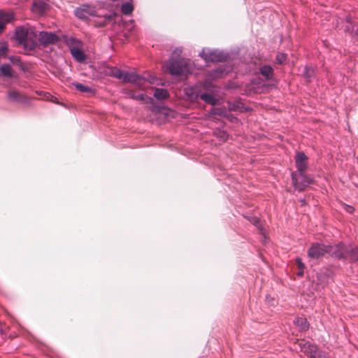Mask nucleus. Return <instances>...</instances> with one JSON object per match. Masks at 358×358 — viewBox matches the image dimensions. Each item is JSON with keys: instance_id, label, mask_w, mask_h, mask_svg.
I'll return each mask as SVG.
<instances>
[{"instance_id": "1", "label": "nucleus", "mask_w": 358, "mask_h": 358, "mask_svg": "<svg viewBox=\"0 0 358 358\" xmlns=\"http://www.w3.org/2000/svg\"><path fill=\"white\" fill-rule=\"evenodd\" d=\"M166 70L172 75L186 76L191 71L190 63L185 59L171 58L164 65Z\"/></svg>"}, {"instance_id": "2", "label": "nucleus", "mask_w": 358, "mask_h": 358, "mask_svg": "<svg viewBox=\"0 0 358 358\" xmlns=\"http://www.w3.org/2000/svg\"><path fill=\"white\" fill-rule=\"evenodd\" d=\"M333 252L336 259L349 260L350 262L358 261V248L339 243L336 245Z\"/></svg>"}, {"instance_id": "3", "label": "nucleus", "mask_w": 358, "mask_h": 358, "mask_svg": "<svg viewBox=\"0 0 358 358\" xmlns=\"http://www.w3.org/2000/svg\"><path fill=\"white\" fill-rule=\"evenodd\" d=\"M33 31L29 30L24 27H17L15 32V37L19 44L23 45L24 48L29 50H34L36 45L33 40L31 35Z\"/></svg>"}, {"instance_id": "4", "label": "nucleus", "mask_w": 358, "mask_h": 358, "mask_svg": "<svg viewBox=\"0 0 358 358\" xmlns=\"http://www.w3.org/2000/svg\"><path fill=\"white\" fill-rule=\"evenodd\" d=\"M335 245H324L322 243H313L308 250V256L310 258L317 259L324 257L326 254H329L332 258L335 259L334 250Z\"/></svg>"}, {"instance_id": "5", "label": "nucleus", "mask_w": 358, "mask_h": 358, "mask_svg": "<svg viewBox=\"0 0 358 358\" xmlns=\"http://www.w3.org/2000/svg\"><path fill=\"white\" fill-rule=\"evenodd\" d=\"M123 80L136 85L141 90H145L148 87L147 83L153 84L155 83V78L151 75L142 76L135 73L125 72Z\"/></svg>"}, {"instance_id": "6", "label": "nucleus", "mask_w": 358, "mask_h": 358, "mask_svg": "<svg viewBox=\"0 0 358 358\" xmlns=\"http://www.w3.org/2000/svg\"><path fill=\"white\" fill-rule=\"evenodd\" d=\"M300 350L310 358H326L325 352L319 350L317 345L309 341L301 340L296 343Z\"/></svg>"}, {"instance_id": "7", "label": "nucleus", "mask_w": 358, "mask_h": 358, "mask_svg": "<svg viewBox=\"0 0 358 358\" xmlns=\"http://www.w3.org/2000/svg\"><path fill=\"white\" fill-rule=\"evenodd\" d=\"M292 180L295 189L299 191L304 190L308 185L313 182V179L306 176L304 172L293 173Z\"/></svg>"}, {"instance_id": "8", "label": "nucleus", "mask_w": 358, "mask_h": 358, "mask_svg": "<svg viewBox=\"0 0 358 358\" xmlns=\"http://www.w3.org/2000/svg\"><path fill=\"white\" fill-rule=\"evenodd\" d=\"M7 99L13 103H25L28 101V98L24 94L17 90H9L7 92Z\"/></svg>"}, {"instance_id": "9", "label": "nucleus", "mask_w": 358, "mask_h": 358, "mask_svg": "<svg viewBox=\"0 0 358 358\" xmlns=\"http://www.w3.org/2000/svg\"><path fill=\"white\" fill-rule=\"evenodd\" d=\"M38 40L43 45H48L56 43L59 41V37L52 32L41 31Z\"/></svg>"}, {"instance_id": "10", "label": "nucleus", "mask_w": 358, "mask_h": 358, "mask_svg": "<svg viewBox=\"0 0 358 358\" xmlns=\"http://www.w3.org/2000/svg\"><path fill=\"white\" fill-rule=\"evenodd\" d=\"M307 160L308 157L303 152H297L295 161L296 166L299 172H305L307 168Z\"/></svg>"}, {"instance_id": "11", "label": "nucleus", "mask_w": 358, "mask_h": 358, "mask_svg": "<svg viewBox=\"0 0 358 358\" xmlns=\"http://www.w3.org/2000/svg\"><path fill=\"white\" fill-rule=\"evenodd\" d=\"M201 57L206 61V62H220L222 60V55L217 54L215 52H206L203 50L200 53Z\"/></svg>"}, {"instance_id": "12", "label": "nucleus", "mask_w": 358, "mask_h": 358, "mask_svg": "<svg viewBox=\"0 0 358 358\" xmlns=\"http://www.w3.org/2000/svg\"><path fill=\"white\" fill-rule=\"evenodd\" d=\"M127 94L128 95L129 97L137 101H141L143 103H151L152 101V98L147 96L143 94H137L133 90H128Z\"/></svg>"}, {"instance_id": "13", "label": "nucleus", "mask_w": 358, "mask_h": 358, "mask_svg": "<svg viewBox=\"0 0 358 358\" xmlns=\"http://www.w3.org/2000/svg\"><path fill=\"white\" fill-rule=\"evenodd\" d=\"M47 6L48 5L45 2L41 0H36L33 3L32 10L35 13L41 14L46 10Z\"/></svg>"}, {"instance_id": "14", "label": "nucleus", "mask_w": 358, "mask_h": 358, "mask_svg": "<svg viewBox=\"0 0 358 358\" xmlns=\"http://www.w3.org/2000/svg\"><path fill=\"white\" fill-rule=\"evenodd\" d=\"M153 91L154 96L158 100H164L169 96L168 91L162 88H151Z\"/></svg>"}, {"instance_id": "15", "label": "nucleus", "mask_w": 358, "mask_h": 358, "mask_svg": "<svg viewBox=\"0 0 358 358\" xmlns=\"http://www.w3.org/2000/svg\"><path fill=\"white\" fill-rule=\"evenodd\" d=\"M71 53L73 58L78 62H83L86 59V55L81 48L72 49Z\"/></svg>"}, {"instance_id": "16", "label": "nucleus", "mask_w": 358, "mask_h": 358, "mask_svg": "<svg viewBox=\"0 0 358 358\" xmlns=\"http://www.w3.org/2000/svg\"><path fill=\"white\" fill-rule=\"evenodd\" d=\"M13 74L14 71L9 64H2L0 66V76L12 78Z\"/></svg>"}, {"instance_id": "17", "label": "nucleus", "mask_w": 358, "mask_h": 358, "mask_svg": "<svg viewBox=\"0 0 358 358\" xmlns=\"http://www.w3.org/2000/svg\"><path fill=\"white\" fill-rule=\"evenodd\" d=\"M15 18L14 13L12 12H0V22L5 27L6 23L12 22Z\"/></svg>"}, {"instance_id": "18", "label": "nucleus", "mask_w": 358, "mask_h": 358, "mask_svg": "<svg viewBox=\"0 0 358 358\" xmlns=\"http://www.w3.org/2000/svg\"><path fill=\"white\" fill-rule=\"evenodd\" d=\"M89 10V6H84L82 8H78L75 10L76 16L81 20H87V10Z\"/></svg>"}, {"instance_id": "19", "label": "nucleus", "mask_w": 358, "mask_h": 358, "mask_svg": "<svg viewBox=\"0 0 358 358\" xmlns=\"http://www.w3.org/2000/svg\"><path fill=\"white\" fill-rule=\"evenodd\" d=\"M201 99L213 106L216 105L217 99L210 93H203L199 95Z\"/></svg>"}, {"instance_id": "20", "label": "nucleus", "mask_w": 358, "mask_h": 358, "mask_svg": "<svg viewBox=\"0 0 358 358\" xmlns=\"http://www.w3.org/2000/svg\"><path fill=\"white\" fill-rule=\"evenodd\" d=\"M67 45L69 46L70 50L71 51L72 49H77L82 47V42L73 37L69 38L66 41Z\"/></svg>"}, {"instance_id": "21", "label": "nucleus", "mask_w": 358, "mask_h": 358, "mask_svg": "<svg viewBox=\"0 0 358 358\" xmlns=\"http://www.w3.org/2000/svg\"><path fill=\"white\" fill-rule=\"evenodd\" d=\"M260 73L266 79H270L273 76V70L271 66L265 65L260 68Z\"/></svg>"}, {"instance_id": "22", "label": "nucleus", "mask_w": 358, "mask_h": 358, "mask_svg": "<svg viewBox=\"0 0 358 358\" xmlns=\"http://www.w3.org/2000/svg\"><path fill=\"white\" fill-rule=\"evenodd\" d=\"M295 323L296 325L300 327L301 329L303 331H306V330L308 329V328H309V324H308L307 320L304 317H298L296 320Z\"/></svg>"}, {"instance_id": "23", "label": "nucleus", "mask_w": 358, "mask_h": 358, "mask_svg": "<svg viewBox=\"0 0 358 358\" xmlns=\"http://www.w3.org/2000/svg\"><path fill=\"white\" fill-rule=\"evenodd\" d=\"M113 20L111 15H105L103 17H100L98 20L95 21L96 25L99 27H104L108 24Z\"/></svg>"}, {"instance_id": "24", "label": "nucleus", "mask_w": 358, "mask_h": 358, "mask_svg": "<svg viewBox=\"0 0 358 358\" xmlns=\"http://www.w3.org/2000/svg\"><path fill=\"white\" fill-rule=\"evenodd\" d=\"M227 72L222 67L220 66L212 72L211 76L213 78H222L227 75Z\"/></svg>"}, {"instance_id": "25", "label": "nucleus", "mask_w": 358, "mask_h": 358, "mask_svg": "<svg viewBox=\"0 0 358 358\" xmlns=\"http://www.w3.org/2000/svg\"><path fill=\"white\" fill-rule=\"evenodd\" d=\"M133 10L134 7L130 3L127 2L122 5L121 11L124 15H129L131 14Z\"/></svg>"}, {"instance_id": "26", "label": "nucleus", "mask_w": 358, "mask_h": 358, "mask_svg": "<svg viewBox=\"0 0 358 358\" xmlns=\"http://www.w3.org/2000/svg\"><path fill=\"white\" fill-rule=\"evenodd\" d=\"M111 72V74L118 78V79H122L124 78V71H121L120 69H117V68H113L111 69L110 71Z\"/></svg>"}, {"instance_id": "27", "label": "nucleus", "mask_w": 358, "mask_h": 358, "mask_svg": "<svg viewBox=\"0 0 358 358\" xmlns=\"http://www.w3.org/2000/svg\"><path fill=\"white\" fill-rule=\"evenodd\" d=\"M74 86L76 88V90H79L80 92H92V89L88 87V86H86V85H84L81 83H76L74 84Z\"/></svg>"}, {"instance_id": "28", "label": "nucleus", "mask_w": 358, "mask_h": 358, "mask_svg": "<svg viewBox=\"0 0 358 358\" xmlns=\"http://www.w3.org/2000/svg\"><path fill=\"white\" fill-rule=\"evenodd\" d=\"M303 74L307 79H310L314 75V69L311 67L305 66L303 68Z\"/></svg>"}, {"instance_id": "29", "label": "nucleus", "mask_w": 358, "mask_h": 358, "mask_svg": "<svg viewBox=\"0 0 358 358\" xmlns=\"http://www.w3.org/2000/svg\"><path fill=\"white\" fill-rule=\"evenodd\" d=\"M8 59L11 62L12 64L17 65L23 69V64L21 62L20 58L19 57L10 56L8 57Z\"/></svg>"}, {"instance_id": "30", "label": "nucleus", "mask_w": 358, "mask_h": 358, "mask_svg": "<svg viewBox=\"0 0 358 358\" xmlns=\"http://www.w3.org/2000/svg\"><path fill=\"white\" fill-rule=\"evenodd\" d=\"M287 59V55L284 53H279L276 56V61L278 64H283Z\"/></svg>"}, {"instance_id": "31", "label": "nucleus", "mask_w": 358, "mask_h": 358, "mask_svg": "<svg viewBox=\"0 0 358 358\" xmlns=\"http://www.w3.org/2000/svg\"><path fill=\"white\" fill-rule=\"evenodd\" d=\"M242 108V103L237 102L229 105V109L231 110H240Z\"/></svg>"}, {"instance_id": "32", "label": "nucleus", "mask_w": 358, "mask_h": 358, "mask_svg": "<svg viewBox=\"0 0 358 358\" xmlns=\"http://www.w3.org/2000/svg\"><path fill=\"white\" fill-rule=\"evenodd\" d=\"M8 45L6 43H3L0 45V55L5 56L8 52Z\"/></svg>"}, {"instance_id": "33", "label": "nucleus", "mask_w": 358, "mask_h": 358, "mask_svg": "<svg viewBox=\"0 0 358 358\" xmlns=\"http://www.w3.org/2000/svg\"><path fill=\"white\" fill-rule=\"evenodd\" d=\"M296 264L299 270H304L306 266L305 264L302 262V259L300 257H297L296 259Z\"/></svg>"}, {"instance_id": "34", "label": "nucleus", "mask_w": 358, "mask_h": 358, "mask_svg": "<svg viewBox=\"0 0 358 358\" xmlns=\"http://www.w3.org/2000/svg\"><path fill=\"white\" fill-rule=\"evenodd\" d=\"M182 52V50L180 48H176L173 53L171 58L175 59V57H179Z\"/></svg>"}, {"instance_id": "35", "label": "nucleus", "mask_w": 358, "mask_h": 358, "mask_svg": "<svg viewBox=\"0 0 358 358\" xmlns=\"http://www.w3.org/2000/svg\"><path fill=\"white\" fill-rule=\"evenodd\" d=\"M344 208L349 213H352L355 210L354 207L346 204L344 205Z\"/></svg>"}, {"instance_id": "36", "label": "nucleus", "mask_w": 358, "mask_h": 358, "mask_svg": "<svg viewBox=\"0 0 358 358\" xmlns=\"http://www.w3.org/2000/svg\"><path fill=\"white\" fill-rule=\"evenodd\" d=\"M87 17H89V16L92 15V16H94V15H96V10L93 8H91L89 6V10H87Z\"/></svg>"}, {"instance_id": "37", "label": "nucleus", "mask_w": 358, "mask_h": 358, "mask_svg": "<svg viewBox=\"0 0 358 358\" xmlns=\"http://www.w3.org/2000/svg\"><path fill=\"white\" fill-rule=\"evenodd\" d=\"M250 221L254 224V225H257L258 223H259V219L257 218V217H252L251 220H250Z\"/></svg>"}, {"instance_id": "38", "label": "nucleus", "mask_w": 358, "mask_h": 358, "mask_svg": "<svg viewBox=\"0 0 358 358\" xmlns=\"http://www.w3.org/2000/svg\"><path fill=\"white\" fill-rule=\"evenodd\" d=\"M3 30H4V26H3V23L0 22V34H1Z\"/></svg>"}, {"instance_id": "39", "label": "nucleus", "mask_w": 358, "mask_h": 358, "mask_svg": "<svg viewBox=\"0 0 358 358\" xmlns=\"http://www.w3.org/2000/svg\"><path fill=\"white\" fill-rule=\"evenodd\" d=\"M304 270H299L297 273V275L299 276H303Z\"/></svg>"}, {"instance_id": "40", "label": "nucleus", "mask_w": 358, "mask_h": 358, "mask_svg": "<svg viewBox=\"0 0 358 358\" xmlns=\"http://www.w3.org/2000/svg\"><path fill=\"white\" fill-rule=\"evenodd\" d=\"M301 203H305V201L304 200H301Z\"/></svg>"}]
</instances>
